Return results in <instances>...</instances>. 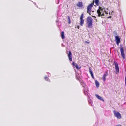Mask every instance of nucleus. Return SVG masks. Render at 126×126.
Masks as SVG:
<instances>
[{
  "instance_id": "28",
  "label": "nucleus",
  "mask_w": 126,
  "mask_h": 126,
  "mask_svg": "<svg viewBox=\"0 0 126 126\" xmlns=\"http://www.w3.org/2000/svg\"><path fill=\"white\" fill-rule=\"evenodd\" d=\"M91 76H92V77L94 79V75H91Z\"/></svg>"
},
{
  "instance_id": "21",
  "label": "nucleus",
  "mask_w": 126,
  "mask_h": 126,
  "mask_svg": "<svg viewBox=\"0 0 126 126\" xmlns=\"http://www.w3.org/2000/svg\"><path fill=\"white\" fill-rule=\"evenodd\" d=\"M68 23L70 24L71 23V21L70 20V17L69 16L68 17Z\"/></svg>"
},
{
  "instance_id": "25",
  "label": "nucleus",
  "mask_w": 126,
  "mask_h": 126,
  "mask_svg": "<svg viewBox=\"0 0 126 126\" xmlns=\"http://www.w3.org/2000/svg\"><path fill=\"white\" fill-rule=\"evenodd\" d=\"M114 34L115 35H117V33L116 31L114 32Z\"/></svg>"
},
{
  "instance_id": "20",
  "label": "nucleus",
  "mask_w": 126,
  "mask_h": 126,
  "mask_svg": "<svg viewBox=\"0 0 126 126\" xmlns=\"http://www.w3.org/2000/svg\"><path fill=\"white\" fill-rule=\"evenodd\" d=\"M75 67L78 70H79L80 69V67H79L78 65L77 64H75Z\"/></svg>"
},
{
  "instance_id": "7",
  "label": "nucleus",
  "mask_w": 126,
  "mask_h": 126,
  "mask_svg": "<svg viewBox=\"0 0 126 126\" xmlns=\"http://www.w3.org/2000/svg\"><path fill=\"white\" fill-rule=\"evenodd\" d=\"M115 40L116 41V44L117 45H119V43L120 42V38L118 36H115Z\"/></svg>"
},
{
  "instance_id": "13",
  "label": "nucleus",
  "mask_w": 126,
  "mask_h": 126,
  "mask_svg": "<svg viewBox=\"0 0 126 126\" xmlns=\"http://www.w3.org/2000/svg\"><path fill=\"white\" fill-rule=\"evenodd\" d=\"M61 36L62 39H64L65 38L64 32L63 31L61 32Z\"/></svg>"
},
{
  "instance_id": "10",
  "label": "nucleus",
  "mask_w": 126,
  "mask_h": 126,
  "mask_svg": "<svg viewBox=\"0 0 126 126\" xmlns=\"http://www.w3.org/2000/svg\"><path fill=\"white\" fill-rule=\"evenodd\" d=\"M82 85L83 86V87L84 88V94L86 96L88 95V94L87 91H88V89L87 90L86 88L85 87L84 85H83V84H82Z\"/></svg>"
},
{
  "instance_id": "30",
  "label": "nucleus",
  "mask_w": 126,
  "mask_h": 126,
  "mask_svg": "<svg viewBox=\"0 0 126 126\" xmlns=\"http://www.w3.org/2000/svg\"><path fill=\"white\" fill-rule=\"evenodd\" d=\"M111 18V16H110L109 17H108V18Z\"/></svg>"
},
{
  "instance_id": "5",
  "label": "nucleus",
  "mask_w": 126,
  "mask_h": 126,
  "mask_svg": "<svg viewBox=\"0 0 126 126\" xmlns=\"http://www.w3.org/2000/svg\"><path fill=\"white\" fill-rule=\"evenodd\" d=\"M94 4L93 3H91L89 5H88L87 7V12L89 14L91 11V9L93 7Z\"/></svg>"
},
{
  "instance_id": "15",
  "label": "nucleus",
  "mask_w": 126,
  "mask_h": 126,
  "mask_svg": "<svg viewBox=\"0 0 126 126\" xmlns=\"http://www.w3.org/2000/svg\"><path fill=\"white\" fill-rule=\"evenodd\" d=\"M95 83L97 87H99V84L98 82L96 80L95 81Z\"/></svg>"
},
{
  "instance_id": "24",
  "label": "nucleus",
  "mask_w": 126,
  "mask_h": 126,
  "mask_svg": "<svg viewBox=\"0 0 126 126\" xmlns=\"http://www.w3.org/2000/svg\"><path fill=\"white\" fill-rule=\"evenodd\" d=\"M75 28H77L78 29H79V25H78L76 27H75Z\"/></svg>"
},
{
  "instance_id": "27",
  "label": "nucleus",
  "mask_w": 126,
  "mask_h": 126,
  "mask_svg": "<svg viewBox=\"0 0 126 126\" xmlns=\"http://www.w3.org/2000/svg\"><path fill=\"white\" fill-rule=\"evenodd\" d=\"M48 77H50V74L49 73H48Z\"/></svg>"
},
{
  "instance_id": "23",
  "label": "nucleus",
  "mask_w": 126,
  "mask_h": 126,
  "mask_svg": "<svg viewBox=\"0 0 126 126\" xmlns=\"http://www.w3.org/2000/svg\"><path fill=\"white\" fill-rule=\"evenodd\" d=\"M72 65L74 66H75V64H75L74 62H73L72 63Z\"/></svg>"
},
{
  "instance_id": "19",
  "label": "nucleus",
  "mask_w": 126,
  "mask_h": 126,
  "mask_svg": "<svg viewBox=\"0 0 126 126\" xmlns=\"http://www.w3.org/2000/svg\"><path fill=\"white\" fill-rule=\"evenodd\" d=\"M89 72L91 75H93V72L92 70L90 68H89Z\"/></svg>"
},
{
  "instance_id": "26",
  "label": "nucleus",
  "mask_w": 126,
  "mask_h": 126,
  "mask_svg": "<svg viewBox=\"0 0 126 126\" xmlns=\"http://www.w3.org/2000/svg\"><path fill=\"white\" fill-rule=\"evenodd\" d=\"M85 43H87V44H89V42H88V41H85Z\"/></svg>"
},
{
  "instance_id": "8",
  "label": "nucleus",
  "mask_w": 126,
  "mask_h": 126,
  "mask_svg": "<svg viewBox=\"0 0 126 126\" xmlns=\"http://www.w3.org/2000/svg\"><path fill=\"white\" fill-rule=\"evenodd\" d=\"M108 75V72L107 71H105L102 77L103 80V81H105L106 79V77Z\"/></svg>"
},
{
  "instance_id": "22",
  "label": "nucleus",
  "mask_w": 126,
  "mask_h": 126,
  "mask_svg": "<svg viewBox=\"0 0 126 126\" xmlns=\"http://www.w3.org/2000/svg\"><path fill=\"white\" fill-rule=\"evenodd\" d=\"M83 14H82L80 16V19H83Z\"/></svg>"
},
{
  "instance_id": "1",
  "label": "nucleus",
  "mask_w": 126,
  "mask_h": 126,
  "mask_svg": "<svg viewBox=\"0 0 126 126\" xmlns=\"http://www.w3.org/2000/svg\"><path fill=\"white\" fill-rule=\"evenodd\" d=\"M105 12V14H107L108 13L106 12L105 10V8L104 7H101L100 6H99V9L97 10V13L98 14V17H100L101 16H104Z\"/></svg>"
},
{
  "instance_id": "2",
  "label": "nucleus",
  "mask_w": 126,
  "mask_h": 126,
  "mask_svg": "<svg viewBox=\"0 0 126 126\" xmlns=\"http://www.w3.org/2000/svg\"><path fill=\"white\" fill-rule=\"evenodd\" d=\"M93 19L91 17H89L87 18V23L88 27L89 28H91L92 25Z\"/></svg>"
},
{
  "instance_id": "6",
  "label": "nucleus",
  "mask_w": 126,
  "mask_h": 126,
  "mask_svg": "<svg viewBox=\"0 0 126 126\" xmlns=\"http://www.w3.org/2000/svg\"><path fill=\"white\" fill-rule=\"evenodd\" d=\"M114 64L115 66V70L116 71V74H117L119 72V69L118 64L117 62L116 61H114Z\"/></svg>"
},
{
  "instance_id": "11",
  "label": "nucleus",
  "mask_w": 126,
  "mask_h": 126,
  "mask_svg": "<svg viewBox=\"0 0 126 126\" xmlns=\"http://www.w3.org/2000/svg\"><path fill=\"white\" fill-rule=\"evenodd\" d=\"M95 96L96 97L102 101H104V100L103 99V98L98 94H95Z\"/></svg>"
},
{
  "instance_id": "3",
  "label": "nucleus",
  "mask_w": 126,
  "mask_h": 126,
  "mask_svg": "<svg viewBox=\"0 0 126 126\" xmlns=\"http://www.w3.org/2000/svg\"><path fill=\"white\" fill-rule=\"evenodd\" d=\"M120 46L121 47H120V49L121 53V55L123 58L124 59H125V57L124 53V50L123 46L122 45H120Z\"/></svg>"
},
{
  "instance_id": "12",
  "label": "nucleus",
  "mask_w": 126,
  "mask_h": 126,
  "mask_svg": "<svg viewBox=\"0 0 126 126\" xmlns=\"http://www.w3.org/2000/svg\"><path fill=\"white\" fill-rule=\"evenodd\" d=\"M77 6L78 7H81L83 6V4L82 2H79L77 4Z\"/></svg>"
},
{
  "instance_id": "18",
  "label": "nucleus",
  "mask_w": 126,
  "mask_h": 126,
  "mask_svg": "<svg viewBox=\"0 0 126 126\" xmlns=\"http://www.w3.org/2000/svg\"><path fill=\"white\" fill-rule=\"evenodd\" d=\"M88 101L89 104H90L91 106H92V101L90 99L88 98Z\"/></svg>"
},
{
  "instance_id": "4",
  "label": "nucleus",
  "mask_w": 126,
  "mask_h": 126,
  "mask_svg": "<svg viewBox=\"0 0 126 126\" xmlns=\"http://www.w3.org/2000/svg\"><path fill=\"white\" fill-rule=\"evenodd\" d=\"M113 112L115 116L118 119H120L121 118V116L120 113L114 110Z\"/></svg>"
},
{
  "instance_id": "9",
  "label": "nucleus",
  "mask_w": 126,
  "mask_h": 126,
  "mask_svg": "<svg viewBox=\"0 0 126 126\" xmlns=\"http://www.w3.org/2000/svg\"><path fill=\"white\" fill-rule=\"evenodd\" d=\"M68 57L69 60L70 61H72V53L70 51H69V53L68 54Z\"/></svg>"
},
{
  "instance_id": "16",
  "label": "nucleus",
  "mask_w": 126,
  "mask_h": 126,
  "mask_svg": "<svg viewBox=\"0 0 126 126\" xmlns=\"http://www.w3.org/2000/svg\"><path fill=\"white\" fill-rule=\"evenodd\" d=\"M80 24L82 26L84 22V20L83 19H80Z\"/></svg>"
},
{
  "instance_id": "17",
  "label": "nucleus",
  "mask_w": 126,
  "mask_h": 126,
  "mask_svg": "<svg viewBox=\"0 0 126 126\" xmlns=\"http://www.w3.org/2000/svg\"><path fill=\"white\" fill-rule=\"evenodd\" d=\"M47 81H50V80L49 79L47 76H45L44 78Z\"/></svg>"
},
{
  "instance_id": "33",
  "label": "nucleus",
  "mask_w": 126,
  "mask_h": 126,
  "mask_svg": "<svg viewBox=\"0 0 126 126\" xmlns=\"http://www.w3.org/2000/svg\"><path fill=\"white\" fill-rule=\"evenodd\" d=\"M109 15H110V14H110V12H109Z\"/></svg>"
},
{
  "instance_id": "14",
  "label": "nucleus",
  "mask_w": 126,
  "mask_h": 126,
  "mask_svg": "<svg viewBox=\"0 0 126 126\" xmlns=\"http://www.w3.org/2000/svg\"><path fill=\"white\" fill-rule=\"evenodd\" d=\"M99 0H95V3L97 6H99Z\"/></svg>"
},
{
  "instance_id": "32",
  "label": "nucleus",
  "mask_w": 126,
  "mask_h": 126,
  "mask_svg": "<svg viewBox=\"0 0 126 126\" xmlns=\"http://www.w3.org/2000/svg\"><path fill=\"white\" fill-rule=\"evenodd\" d=\"M93 17H94L95 18H96V17L94 16H93Z\"/></svg>"
},
{
  "instance_id": "31",
  "label": "nucleus",
  "mask_w": 126,
  "mask_h": 126,
  "mask_svg": "<svg viewBox=\"0 0 126 126\" xmlns=\"http://www.w3.org/2000/svg\"><path fill=\"white\" fill-rule=\"evenodd\" d=\"M57 0L58 1V2L57 3V4H58L59 3V0Z\"/></svg>"
},
{
  "instance_id": "29",
  "label": "nucleus",
  "mask_w": 126,
  "mask_h": 126,
  "mask_svg": "<svg viewBox=\"0 0 126 126\" xmlns=\"http://www.w3.org/2000/svg\"><path fill=\"white\" fill-rule=\"evenodd\" d=\"M116 126H122L121 125L119 124L118 125H116Z\"/></svg>"
}]
</instances>
